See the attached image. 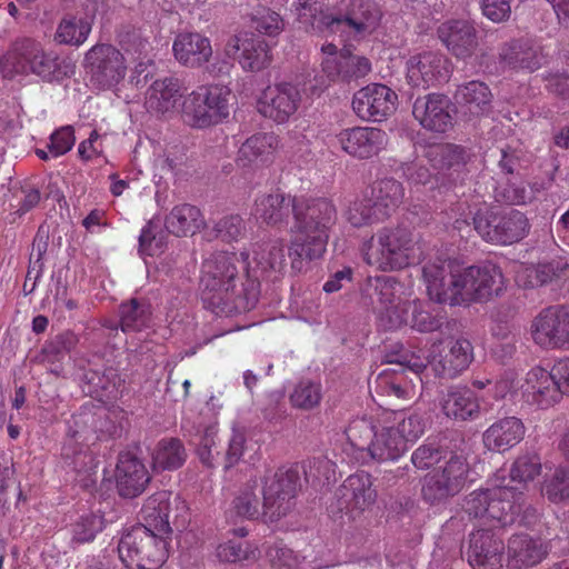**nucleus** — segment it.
Listing matches in <instances>:
<instances>
[{
	"mask_svg": "<svg viewBox=\"0 0 569 569\" xmlns=\"http://www.w3.org/2000/svg\"><path fill=\"white\" fill-rule=\"evenodd\" d=\"M284 244L282 240H272L252 246V260L248 270L252 277L277 280L286 270Z\"/></svg>",
	"mask_w": 569,
	"mask_h": 569,
	"instance_id": "obj_27",
	"label": "nucleus"
},
{
	"mask_svg": "<svg viewBox=\"0 0 569 569\" xmlns=\"http://www.w3.org/2000/svg\"><path fill=\"white\" fill-rule=\"evenodd\" d=\"M150 306L144 301L131 299L119 308L122 331H140L150 323Z\"/></svg>",
	"mask_w": 569,
	"mask_h": 569,
	"instance_id": "obj_50",
	"label": "nucleus"
},
{
	"mask_svg": "<svg viewBox=\"0 0 569 569\" xmlns=\"http://www.w3.org/2000/svg\"><path fill=\"white\" fill-rule=\"evenodd\" d=\"M437 36L447 50L458 60L470 59L478 46V32L472 22L465 19H450L437 29Z\"/></svg>",
	"mask_w": 569,
	"mask_h": 569,
	"instance_id": "obj_25",
	"label": "nucleus"
},
{
	"mask_svg": "<svg viewBox=\"0 0 569 569\" xmlns=\"http://www.w3.org/2000/svg\"><path fill=\"white\" fill-rule=\"evenodd\" d=\"M429 154L433 157L435 166L443 168H453L467 162L468 153L456 144H441L430 149Z\"/></svg>",
	"mask_w": 569,
	"mask_h": 569,
	"instance_id": "obj_58",
	"label": "nucleus"
},
{
	"mask_svg": "<svg viewBox=\"0 0 569 569\" xmlns=\"http://www.w3.org/2000/svg\"><path fill=\"white\" fill-rule=\"evenodd\" d=\"M472 221L479 236L495 244L507 246L518 242L530 229L527 217L516 209L493 211L483 206L475 212Z\"/></svg>",
	"mask_w": 569,
	"mask_h": 569,
	"instance_id": "obj_10",
	"label": "nucleus"
},
{
	"mask_svg": "<svg viewBox=\"0 0 569 569\" xmlns=\"http://www.w3.org/2000/svg\"><path fill=\"white\" fill-rule=\"evenodd\" d=\"M412 114L423 128L431 131L446 132L452 127L450 100L442 94L430 93L418 98Z\"/></svg>",
	"mask_w": 569,
	"mask_h": 569,
	"instance_id": "obj_29",
	"label": "nucleus"
},
{
	"mask_svg": "<svg viewBox=\"0 0 569 569\" xmlns=\"http://www.w3.org/2000/svg\"><path fill=\"white\" fill-rule=\"evenodd\" d=\"M203 224L204 220L200 210L188 203L173 207L164 219L167 231L176 237L192 236Z\"/></svg>",
	"mask_w": 569,
	"mask_h": 569,
	"instance_id": "obj_40",
	"label": "nucleus"
},
{
	"mask_svg": "<svg viewBox=\"0 0 569 569\" xmlns=\"http://www.w3.org/2000/svg\"><path fill=\"white\" fill-rule=\"evenodd\" d=\"M345 217L356 228L366 227L386 219L373 202V199L367 194L352 200L345 211Z\"/></svg>",
	"mask_w": 569,
	"mask_h": 569,
	"instance_id": "obj_47",
	"label": "nucleus"
},
{
	"mask_svg": "<svg viewBox=\"0 0 569 569\" xmlns=\"http://www.w3.org/2000/svg\"><path fill=\"white\" fill-rule=\"evenodd\" d=\"M298 21L307 29L320 33H329V18H336L333 13H327V0H295L292 3Z\"/></svg>",
	"mask_w": 569,
	"mask_h": 569,
	"instance_id": "obj_43",
	"label": "nucleus"
},
{
	"mask_svg": "<svg viewBox=\"0 0 569 569\" xmlns=\"http://www.w3.org/2000/svg\"><path fill=\"white\" fill-rule=\"evenodd\" d=\"M441 411L451 419L466 421L480 413L478 397L468 388H452L439 401Z\"/></svg>",
	"mask_w": 569,
	"mask_h": 569,
	"instance_id": "obj_38",
	"label": "nucleus"
},
{
	"mask_svg": "<svg viewBox=\"0 0 569 569\" xmlns=\"http://www.w3.org/2000/svg\"><path fill=\"white\" fill-rule=\"evenodd\" d=\"M381 11L371 0H341L336 18H329V33L352 31L355 34L372 33L380 23Z\"/></svg>",
	"mask_w": 569,
	"mask_h": 569,
	"instance_id": "obj_15",
	"label": "nucleus"
},
{
	"mask_svg": "<svg viewBox=\"0 0 569 569\" xmlns=\"http://www.w3.org/2000/svg\"><path fill=\"white\" fill-rule=\"evenodd\" d=\"M217 557L223 562H238L250 558L248 545L229 540L217 547Z\"/></svg>",
	"mask_w": 569,
	"mask_h": 569,
	"instance_id": "obj_64",
	"label": "nucleus"
},
{
	"mask_svg": "<svg viewBox=\"0 0 569 569\" xmlns=\"http://www.w3.org/2000/svg\"><path fill=\"white\" fill-rule=\"evenodd\" d=\"M517 488L495 481L491 488L475 490L465 500L463 509L469 517L483 521L490 527L507 526L513 522L519 512L521 492Z\"/></svg>",
	"mask_w": 569,
	"mask_h": 569,
	"instance_id": "obj_6",
	"label": "nucleus"
},
{
	"mask_svg": "<svg viewBox=\"0 0 569 569\" xmlns=\"http://www.w3.org/2000/svg\"><path fill=\"white\" fill-rule=\"evenodd\" d=\"M102 429L101 410L92 405H83L68 422V433L73 438L87 439L89 435Z\"/></svg>",
	"mask_w": 569,
	"mask_h": 569,
	"instance_id": "obj_49",
	"label": "nucleus"
},
{
	"mask_svg": "<svg viewBox=\"0 0 569 569\" xmlns=\"http://www.w3.org/2000/svg\"><path fill=\"white\" fill-rule=\"evenodd\" d=\"M425 420L416 411L382 410L352 419L345 430L349 443L378 462L396 461L425 432Z\"/></svg>",
	"mask_w": 569,
	"mask_h": 569,
	"instance_id": "obj_1",
	"label": "nucleus"
},
{
	"mask_svg": "<svg viewBox=\"0 0 569 569\" xmlns=\"http://www.w3.org/2000/svg\"><path fill=\"white\" fill-rule=\"evenodd\" d=\"M506 288L505 276L497 264L463 268V305L487 302L501 296Z\"/></svg>",
	"mask_w": 569,
	"mask_h": 569,
	"instance_id": "obj_17",
	"label": "nucleus"
},
{
	"mask_svg": "<svg viewBox=\"0 0 569 569\" xmlns=\"http://www.w3.org/2000/svg\"><path fill=\"white\" fill-rule=\"evenodd\" d=\"M171 510L170 493L159 491L150 496L141 508V519L143 523L136 527H146L150 531H156L163 536H171L169 513Z\"/></svg>",
	"mask_w": 569,
	"mask_h": 569,
	"instance_id": "obj_39",
	"label": "nucleus"
},
{
	"mask_svg": "<svg viewBox=\"0 0 569 569\" xmlns=\"http://www.w3.org/2000/svg\"><path fill=\"white\" fill-rule=\"evenodd\" d=\"M258 481L250 480L232 502V509L240 518L253 519L259 515Z\"/></svg>",
	"mask_w": 569,
	"mask_h": 569,
	"instance_id": "obj_54",
	"label": "nucleus"
},
{
	"mask_svg": "<svg viewBox=\"0 0 569 569\" xmlns=\"http://www.w3.org/2000/svg\"><path fill=\"white\" fill-rule=\"evenodd\" d=\"M296 198L282 192L258 194L251 214L261 223L272 227L278 226L287 221L290 211L293 212V200Z\"/></svg>",
	"mask_w": 569,
	"mask_h": 569,
	"instance_id": "obj_35",
	"label": "nucleus"
},
{
	"mask_svg": "<svg viewBox=\"0 0 569 569\" xmlns=\"http://www.w3.org/2000/svg\"><path fill=\"white\" fill-rule=\"evenodd\" d=\"M292 214L288 256L291 268L300 272L307 261L319 259L326 252L329 230L337 220V210L326 198L297 197Z\"/></svg>",
	"mask_w": 569,
	"mask_h": 569,
	"instance_id": "obj_3",
	"label": "nucleus"
},
{
	"mask_svg": "<svg viewBox=\"0 0 569 569\" xmlns=\"http://www.w3.org/2000/svg\"><path fill=\"white\" fill-rule=\"evenodd\" d=\"M214 229L217 237L221 238L223 241H233L241 237L244 224L240 216L232 214L219 220Z\"/></svg>",
	"mask_w": 569,
	"mask_h": 569,
	"instance_id": "obj_63",
	"label": "nucleus"
},
{
	"mask_svg": "<svg viewBox=\"0 0 569 569\" xmlns=\"http://www.w3.org/2000/svg\"><path fill=\"white\" fill-rule=\"evenodd\" d=\"M373 288L376 299L373 311L378 326L383 330H396L405 325L420 332H432L440 327V321L421 309L418 300H410L405 287L395 277L378 276L368 279Z\"/></svg>",
	"mask_w": 569,
	"mask_h": 569,
	"instance_id": "obj_4",
	"label": "nucleus"
},
{
	"mask_svg": "<svg viewBox=\"0 0 569 569\" xmlns=\"http://www.w3.org/2000/svg\"><path fill=\"white\" fill-rule=\"evenodd\" d=\"M428 296L438 303L463 305V268L450 259L429 260L422 267Z\"/></svg>",
	"mask_w": 569,
	"mask_h": 569,
	"instance_id": "obj_11",
	"label": "nucleus"
},
{
	"mask_svg": "<svg viewBox=\"0 0 569 569\" xmlns=\"http://www.w3.org/2000/svg\"><path fill=\"white\" fill-rule=\"evenodd\" d=\"M455 100L470 113L479 116L489 111L492 93L485 82L472 80L457 88Z\"/></svg>",
	"mask_w": 569,
	"mask_h": 569,
	"instance_id": "obj_41",
	"label": "nucleus"
},
{
	"mask_svg": "<svg viewBox=\"0 0 569 569\" xmlns=\"http://www.w3.org/2000/svg\"><path fill=\"white\" fill-rule=\"evenodd\" d=\"M252 27L269 37L278 36L284 28L282 17L267 7H260L252 13Z\"/></svg>",
	"mask_w": 569,
	"mask_h": 569,
	"instance_id": "obj_56",
	"label": "nucleus"
},
{
	"mask_svg": "<svg viewBox=\"0 0 569 569\" xmlns=\"http://www.w3.org/2000/svg\"><path fill=\"white\" fill-rule=\"evenodd\" d=\"M84 60L93 78L102 87H112L126 77L124 57L111 44L93 46L86 53Z\"/></svg>",
	"mask_w": 569,
	"mask_h": 569,
	"instance_id": "obj_24",
	"label": "nucleus"
},
{
	"mask_svg": "<svg viewBox=\"0 0 569 569\" xmlns=\"http://www.w3.org/2000/svg\"><path fill=\"white\" fill-rule=\"evenodd\" d=\"M302 93L298 84L279 82L268 86L259 96L257 109L277 123L287 122L299 109Z\"/></svg>",
	"mask_w": 569,
	"mask_h": 569,
	"instance_id": "obj_18",
	"label": "nucleus"
},
{
	"mask_svg": "<svg viewBox=\"0 0 569 569\" xmlns=\"http://www.w3.org/2000/svg\"><path fill=\"white\" fill-rule=\"evenodd\" d=\"M228 87L219 84L200 86L187 94L181 103L183 121L197 129H206L229 117Z\"/></svg>",
	"mask_w": 569,
	"mask_h": 569,
	"instance_id": "obj_9",
	"label": "nucleus"
},
{
	"mask_svg": "<svg viewBox=\"0 0 569 569\" xmlns=\"http://www.w3.org/2000/svg\"><path fill=\"white\" fill-rule=\"evenodd\" d=\"M398 94L386 84L370 83L352 98V110L363 121L381 122L397 109Z\"/></svg>",
	"mask_w": 569,
	"mask_h": 569,
	"instance_id": "obj_19",
	"label": "nucleus"
},
{
	"mask_svg": "<svg viewBox=\"0 0 569 569\" xmlns=\"http://www.w3.org/2000/svg\"><path fill=\"white\" fill-rule=\"evenodd\" d=\"M217 432L214 426L206 428L198 442L197 455L200 461L207 467H213L216 458L219 455Z\"/></svg>",
	"mask_w": 569,
	"mask_h": 569,
	"instance_id": "obj_60",
	"label": "nucleus"
},
{
	"mask_svg": "<svg viewBox=\"0 0 569 569\" xmlns=\"http://www.w3.org/2000/svg\"><path fill=\"white\" fill-rule=\"evenodd\" d=\"M503 542L490 529L470 535L468 561L473 569H502Z\"/></svg>",
	"mask_w": 569,
	"mask_h": 569,
	"instance_id": "obj_28",
	"label": "nucleus"
},
{
	"mask_svg": "<svg viewBox=\"0 0 569 569\" xmlns=\"http://www.w3.org/2000/svg\"><path fill=\"white\" fill-rule=\"evenodd\" d=\"M172 50L177 61L188 68H200L212 57L210 40L198 32L179 33Z\"/></svg>",
	"mask_w": 569,
	"mask_h": 569,
	"instance_id": "obj_33",
	"label": "nucleus"
},
{
	"mask_svg": "<svg viewBox=\"0 0 569 569\" xmlns=\"http://www.w3.org/2000/svg\"><path fill=\"white\" fill-rule=\"evenodd\" d=\"M548 555L546 543L528 533L510 537L507 546L508 566L515 569H527L540 563Z\"/></svg>",
	"mask_w": 569,
	"mask_h": 569,
	"instance_id": "obj_30",
	"label": "nucleus"
},
{
	"mask_svg": "<svg viewBox=\"0 0 569 569\" xmlns=\"http://www.w3.org/2000/svg\"><path fill=\"white\" fill-rule=\"evenodd\" d=\"M340 149L357 159H370L378 156L388 143L387 133L376 127H353L337 133Z\"/></svg>",
	"mask_w": 569,
	"mask_h": 569,
	"instance_id": "obj_21",
	"label": "nucleus"
},
{
	"mask_svg": "<svg viewBox=\"0 0 569 569\" xmlns=\"http://www.w3.org/2000/svg\"><path fill=\"white\" fill-rule=\"evenodd\" d=\"M370 197L383 217L387 218L402 202L405 190L399 181L386 178L372 184Z\"/></svg>",
	"mask_w": 569,
	"mask_h": 569,
	"instance_id": "obj_45",
	"label": "nucleus"
},
{
	"mask_svg": "<svg viewBox=\"0 0 569 569\" xmlns=\"http://www.w3.org/2000/svg\"><path fill=\"white\" fill-rule=\"evenodd\" d=\"M323 73L331 81L345 80V71L348 67L347 49L338 50V46L331 42L323 43L320 48Z\"/></svg>",
	"mask_w": 569,
	"mask_h": 569,
	"instance_id": "obj_52",
	"label": "nucleus"
},
{
	"mask_svg": "<svg viewBox=\"0 0 569 569\" xmlns=\"http://www.w3.org/2000/svg\"><path fill=\"white\" fill-rule=\"evenodd\" d=\"M104 527L103 517L96 513L81 516L71 528L72 542L86 543L92 541Z\"/></svg>",
	"mask_w": 569,
	"mask_h": 569,
	"instance_id": "obj_55",
	"label": "nucleus"
},
{
	"mask_svg": "<svg viewBox=\"0 0 569 569\" xmlns=\"http://www.w3.org/2000/svg\"><path fill=\"white\" fill-rule=\"evenodd\" d=\"M92 23V17L68 13L58 23L54 40L59 44L79 47L88 39Z\"/></svg>",
	"mask_w": 569,
	"mask_h": 569,
	"instance_id": "obj_42",
	"label": "nucleus"
},
{
	"mask_svg": "<svg viewBox=\"0 0 569 569\" xmlns=\"http://www.w3.org/2000/svg\"><path fill=\"white\" fill-rule=\"evenodd\" d=\"M541 491L551 502L558 503L568 500L569 469L558 467L551 473L546 475Z\"/></svg>",
	"mask_w": 569,
	"mask_h": 569,
	"instance_id": "obj_53",
	"label": "nucleus"
},
{
	"mask_svg": "<svg viewBox=\"0 0 569 569\" xmlns=\"http://www.w3.org/2000/svg\"><path fill=\"white\" fill-rule=\"evenodd\" d=\"M541 471V462L537 455L520 456L510 469V481L525 485L532 481Z\"/></svg>",
	"mask_w": 569,
	"mask_h": 569,
	"instance_id": "obj_57",
	"label": "nucleus"
},
{
	"mask_svg": "<svg viewBox=\"0 0 569 569\" xmlns=\"http://www.w3.org/2000/svg\"><path fill=\"white\" fill-rule=\"evenodd\" d=\"M519 390L526 403L539 409H548L562 399L552 370L541 367H533L526 373Z\"/></svg>",
	"mask_w": 569,
	"mask_h": 569,
	"instance_id": "obj_23",
	"label": "nucleus"
},
{
	"mask_svg": "<svg viewBox=\"0 0 569 569\" xmlns=\"http://www.w3.org/2000/svg\"><path fill=\"white\" fill-rule=\"evenodd\" d=\"M376 392L400 400H410L416 396L417 390L416 385L409 381L403 373L383 371L376 379Z\"/></svg>",
	"mask_w": 569,
	"mask_h": 569,
	"instance_id": "obj_48",
	"label": "nucleus"
},
{
	"mask_svg": "<svg viewBox=\"0 0 569 569\" xmlns=\"http://www.w3.org/2000/svg\"><path fill=\"white\" fill-rule=\"evenodd\" d=\"M279 146V137L273 132L253 133L240 144L236 166L244 173L256 172L272 162Z\"/></svg>",
	"mask_w": 569,
	"mask_h": 569,
	"instance_id": "obj_22",
	"label": "nucleus"
},
{
	"mask_svg": "<svg viewBox=\"0 0 569 569\" xmlns=\"http://www.w3.org/2000/svg\"><path fill=\"white\" fill-rule=\"evenodd\" d=\"M182 87L179 79L167 77L158 79L149 87L146 96V107L148 111L171 116L176 109L178 101L182 98Z\"/></svg>",
	"mask_w": 569,
	"mask_h": 569,
	"instance_id": "obj_36",
	"label": "nucleus"
},
{
	"mask_svg": "<svg viewBox=\"0 0 569 569\" xmlns=\"http://www.w3.org/2000/svg\"><path fill=\"white\" fill-rule=\"evenodd\" d=\"M236 253H212L202 263L200 288L207 309L216 315L232 316L254 308L260 296V281L250 271L240 273Z\"/></svg>",
	"mask_w": 569,
	"mask_h": 569,
	"instance_id": "obj_2",
	"label": "nucleus"
},
{
	"mask_svg": "<svg viewBox=\"0 0 569 569\" xmlns=\"http://www.w3.org/2000/svg\"><path fill=\"white\" fill-rule=\"evenodd\" d=\"M443 457L441 448L431 442L419 446L411 455V462L418 469H429Z\"/></svg>",
	"mask_w": 569,
	"mask_h": 569,
	"instance_id": "obj_61",
	"label": "nucleus"
},
{
	"mask_svg": "<svg viewBox=\"0 0 569 569\" xmlns=\"http://www.w3.org/2000/svg\"><path fill=\"white\" fill-rule=\"evenodd\" d=\"M226 54L236 57L239 52V63L247 71H260L271 62L268 43L253 33L232 37L226 44Z\"/></svg>",
	"mask_w": 569,
	"mask_h": 569,
	"instance_id": "obj_26",
	"label": "nucleus"
},
{
	"mask_svg": "<svg viewBox=\"0 0 569 569\" xmlns=\"http://www.w3.org/2000/svg\"><path fill=\"white\" fill-rule=\"evenodd\" d=\"M116 480L120 496L133 498L146 489L150 477L142 461L130 453H122L117 463Z\"/></svg>",
	"mask_w": 569,
	"mask_h": 569,
	"instance_id": "obj_32",
	"label": "nucleus"
},
{
	"mask_svg": "<svg viewBox=\"0 0 569 569\" xmlns=\"http://www.w3.org/2000/svg\"><path fill=\"white\" fill-rule=\"evenodd\" d=\"M267 557L277 569H298L301 562L300 556L281 542L270 546Z\"/></svg>",
	"mask_w": 569,
	"mask_h": 569,
	"instance_id": "obj_59",
	"label": "nucleus"
},
{
	"mask_svg": "<svg viewBox=\"0 0 569 569\" xmlns=\"http://www.w3.org/2000/svg\"><path fill=\"white\" fill-rule=\"evenodd\" d=\"M86 380L88 385L87 392L103 402L111 401L118 397L122 382L118 372L111 368L102 372L97 370L89 371L86 375Z\"/></svg>",
	"mask_w": 569,
	"mask_h": 569,
	"instance_id": "obj_44",
	"label": "nucleus"
},
{
	"mask_svg": "<svg viewBox=\"0 0 569 569\" xmlns=\"http://www.w3.org/2000/svg\"><path fill=\"white\" fill-rule=\"evenodd\" d=\"M469 465L462 456L453 455L446 463L428 473L422 483V498L431 503H443L458 495L467 482Z\"/></svg>",
	"mask_w": 569,
	"mask_h": 569,
	"instance_id": "obj_12",
	"label": "nucleus"
},
{
	"mask_svg": "<svg viewBox=\"0 0 569 569\" xmlns=\"http://www.w3.org/2000/svg\"><path fill=\"white\" fill-rule=\"evenodd\" d=\"M4 77L33 73L51 81L59 72L58 57L47 52L42 44L31 38L17 39L0 59Z\"/></svg>",
	"mask_w": 569,
	"mask_h": 569,
	"instance_id": "obj_8",
	"label": "nucleus"
},
{
	"mask_svg": "<svg viewBox=\"0 0 569 569\" xmlns=\"http://www.w3.org/2000/svg\"><path fill=\"white\" fill-rule=\"evenodd\" d=\"M299 472L296 469H278L267 477L262 490L263 517L276 522L288 515L293 507V499L299 488Z\"/></svg>",
	"mask_w": 569,
	"mask_h": 569,
	"instance_id": "obj_14",
	"label": "nucleus"
},
{
	"mask_svg": "<svg viewBox=\"0 0 569 569\" xmlns=\"http://www.w3.org/2000/svg\"><path fill=\"white\" fill-rule=\"evenodd\" d=\"M76 141L73 129L70 126L56 130L48 144L51 157H60L71 150Z\"/></svg>",
	"mask_w": 569,
	"mask_h": 569,
	"instance_id": "obj_62",
	"label": "nucleus"
},
{
	"mask_svg": "<svg viewBox=\"0 0 569 569\" xmlns=\"http://www.w3.org/2000/svg\"><path fill=\"white\" fill-rule=\"evenodd\" d=\"M186 457L184 447L179 439H162L152 452L153 468L157 470L178 469L186 461Z\"/></svg>",
	"mask_w": 569,
	"mask_h": 569,
	"instance_id": "obj_46",
	"label": "nucleus"
},
{
	"mask_svg": "<svg viewBox=\"0 0 569 569\" xmlns=\"http://www.w3.org/2000/svg\"><path fill=\"white\" fill-rule=\"evenodd\" d=\"M322 399L320 382L310 379L300 380L292 389L289 400L293 408L312 410L317 408Z\"/></svg>",
	"mask_w": 569,
	"mask_h": 569,
	"instance_id": "obj_51",
	"label": "nucleus"
},
{
	"mask_svg": "<svg viewBox=\"0 0 569 569\" xmlns=\"http://www.w3.org/2000/svg\"><path fill=\"white\" fill-rule=\"evenodd\" d=\"M529 335L532 342L545 350L569 349V308L542 309L532 318Z\"/></svg>",
	"mask_w": 569,
	"mask_h": 569,
	"instance_id": "obj_13",
	"label": "nucleus"
},
{
	"mask_svg": "<svg viewBox=\"0 0 569 569\" xmlns=\"http://www.w3.org/2000/svg\"><path fill=\"white\" fill-rule=\"evenodd\" d=\"M540 48L527 38L513 39L499 49V63L503 68L535 71L542 64Z\"/></svg>",
	"mask_w": 569,
	"mask_h": 569,
	"instance_id": "obj_31",
	"label": "nucleus"
},
{
	"mask_svg": "<svg viewBox=\"0 0 569 569\" xmlns=\"http://www.w3.org/2000/svg\"><path fill=\"white\" fill-rule=\"evenodd\" d=\"M170 537L150 531L146 527H131L123 532L118 553L130 569H158L167 560Z\"/></svg>",
	"mask_w": 569,
	"mask_h": 569,
	"instance_id": "obj_7",
	"label": "nucleus"
},
{
	"mask_svg": "<svg viewBox=\"0 0 569 569\" xmlns=\"http://www.w3.org/2000/svg\"><path fill=\"white\" fill-rule=\"evenodd\" d=\"M371 476L358 472L349 476L339 489L341 505L350 511H365L377 499Z\"/></svg>",
	"mask_w": 569,
	"mask_h": 569,
	"instance_id": "obj_34",
	"label": "nucleus"
},
{
	"mask_svg": "<svg viewBox=\"0 0 569 569\" xmlns=\"http://www.w3.org/2000/svg\"><path fill=\"white\" fill-rule=\"evenodd\" d=\"M472 360V346L463 338L435 342L429 350V366L437 376L455 378Z\"/></svg>",
	"mask_w": 569,
	"mask_h": 569,
	"instance_id": "obj_20",
	"label": "nucleus"
},
{
	"mask_svg": "<svg viewBox=\"0 0 569 569\" xmlns=\"http://www.w3.org/2000/svg\"><path fill=\"white\" fill-rule=\"evenodd\" d=\"M417 251L413 234L405 227H383L360 247L363 261L382 272L399 271L413 264Z\"/></svg>",
	"mask_w": 569,
	"mask_h": 569,
	"instance_id": "obj_5",
	"label": "nucleus"
},
{
	"mask_svg": "<svg viewBox=\"0 0 569 569\" xmlns=\"http://www.w3.org/2000/svg\"><path fill=\"white\" fill-rule=\"evenodd\" d=\"M526 428L517 417H506L492 423L483 432V445L488 450L502 452L518 445Z\"/></svg>",
	"mask_w": 569,
	"mask_h": 569,
	"instance_id": "obj_37",
	"label": "nucleus"
},
{
	"mask_svg": "<svg viewBox=\"0 0 569 569\" xmlns=\"http://www.w3.org/2000/svg\"><path fill=\"white\" fill-rule=\"evenodd\" d=\"M406 70L410 86L427 89L448 82L453 67L443 53L426 50L411 54L406 62Z\"/></svg>",
	"mask_w": 569,
	"mask_h": 569,
	"instance_id": "obj_16",
	"label": "nucleus"
}]
</instances>
